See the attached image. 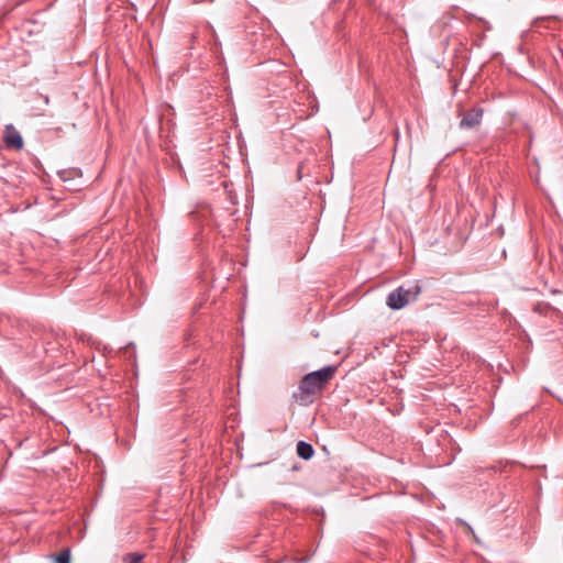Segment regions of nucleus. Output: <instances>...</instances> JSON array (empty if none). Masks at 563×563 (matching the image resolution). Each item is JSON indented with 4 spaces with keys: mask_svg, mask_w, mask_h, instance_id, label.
Masks as SVG:
<instances>
[{
    "mask_svg": "<svg viewBox=\"0 0 563 563\" xmlns=\"http://www.w3.org/2000/svg\"><path fill=\"white\" fill-rule=\"evenodd\" d=\"M335 371V366L329 365L305 375L299 383L298 390L292 393V399L300 406H309L313 401L312 396L324 388Z\"/></svg>",
    "mask_w": 563,
    "mask_h": 563,
    "instance_id": "obj_1",
    "label": "nucleus"
},
{
    "mask_svg": "<svg viewBox=\"0 0 563 563\" xmlns=\"http://www.w3.org/2000/svg\"><path fill=\"white\" fill-rule=\"evenodd\" d=\"M420 291L421 288L418 284L409 287L399 286L388 294L386 305L393 310H399L408 305L410 300H415Z\"/></svg>",
    "mask_w": 563,
    "mask_h": 563,
    "instance_id": "obj_2",
    "label": "nucleus"
},
{
    "mask_svg": "<svg viewBox=\"0 0 563 563\" xmlns=\"http://www.w3.org/2000/svg\"><path fill=\"white\" fill-rule=\"evenodd\" d=\"M3 143L7 148L22 150L23 139L20 132L12 125L7 124L3 131Z\"/></svg>",
    "mask_w": 563,
    "mask_h": 563,
    "instance_id": "obj_3",
    "label": "nucleus"
},
{
    "mask_svg": "<svg viewBox=\"0 0 563 563\" xmlns=\"http://www.w3.org/2000/svg\"><path fill=\"white\" fill-rule=\"evenodd\" d=\"M483 119V109L474 108L470 110L461 120L460 128L461 129H473L477 126Z\"/></svg>",
    "mask_w": 563,
    "mask_h": 563,
    "instance_id": "obj_4",
    "label": "nucleus"
},
{
    "mask_svg": "<svg viewBox=\"0 0 563 563\" xmlns=\"http://www.w3.org/2000/svg\"><path fill=\"white\" fill-rule=\"evenodd\" d=\"M296 451L298 456L302 460H310L314 454L312 445L306 441H299L297 443Z\"/></svg>",
    "mask_w": 563,
    "mask_h": 563,
    "instance_id": "obj_5",
    "label": "nucleus"
},
{
    "mask_svg": "<svg viewBox=\"0 0 563 563\" xmlns=\"http://www.w3.org/2000/svg\"><path fill=\"white\" fill-rule=\"evenodd\" d=\"M56 563H70V550H63L56 558Z\"/></svg>",
    "mask_w": 563,
    "mask_h": 563,
    "instance_id": "obj_6",
    "label": "nucleus"
},
{
    "mask_svg": "<svg viewBox=\"0 0 563 563\" xmlns=\"http://www.w3.org/2000/svg\"><path fill=\"white\" fill-rule=\"evenodd\" d=\"M124 562L125 563H142L143 562V556L141 554H137V553H129L124 558Z\"/></svg>",
    "mask_w": 563,
    "mask_h": 563,
    "instance_id": "obj_7",
    "label": "nucleus"
},
{
    "mask_svg": "<svg viewBox=\"0 0 563 563\" xmlns=\"http://www.w3.org/2000/svg\"><path fill=\"white\" fill-rule=\"evenodd\" d=\"M130 347H132V344L126 345L125 351H128Z\"/></svg>",
    "mask_w": 563,
    "mask_h": 563,
    "instance_id": "obj_8",
    "label": "nucleus"
}]
</instances>
